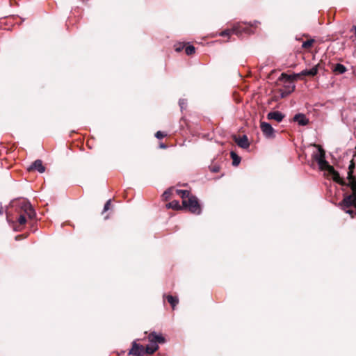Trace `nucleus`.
<instances>
[{"instance_id":"nucleus-4","label":"nucleus","mask_w":356,"mask_h":356,"mask_svg":"<svg viewBox=\"0 0 356 356\" xmlns=\"http://www.w3.org/2000/svg\"><path fill=\"white\" fill-rule=\"evenodd\" d=\"M21 209L24 213L19 216L17 221L19 225H24L26 222V216L31 219L34 218L35 212L31 204L28 202H23L22 203Z\"/></svg>"},{"instance_id":"nucleus-8","label":"nucleus","mask_w":356,"mask_h":356,"mask_svg":"<svg viewBox=\"0 0 356 356\" xmlns=\"http://www.w3.org/2000/svg\"><path fill=\"white\" fill-rule=\"evenodd\" d=\"M234 141L238 145V147L243 148V149H247L250 146V143H249L248 138L247 136H245V135H243L241 137H236L235 136Z\"/></svg>"},{"instance_id":"nucleus-15","label":"nucleus","mask_w":356,"mask_h":356,"mask_svg":"<svg viewBox=\"0 0 356 356\" xmlns=\"http://www.w3.org/2000/svg\"><path fill=\"white\" fill-rule=\"evenodd\" d=\"M176 193L182 199V201L191 196L190 192L187 190H176Z\"/></svg>"},{"instance_id":"nucleus-20","label":"nucleus","mask_w":356,"mask_h":356,"mask_svg":"<svg viewBox=\"0 0 356 356\" xmlns=\"http://www.w3.org/2000/svg\"><path fill=\"white\" fill-rule=\"evenodd\" d=\"M312 43H313V40H307L302 43V46L303 48L307 49V48L310 47L312 45Z\"/></svg>"},{"instance_id":"nucleus-2","label":"nucleus","mask_w":356,"mask_h":356,"mask_svg":"<svg viewBox=\"0 0 356 356\" xmlns=\"http://www.w3.org/2000/svg\"><path fill=\"white\" fill-rule=\"evenodd\" d=\"M317 147L318 150L314 153L313 158L317 162L320 170L326 171L327 176L333 181L340 184L342 183V179L340 177L339 172L325 160V151L320 146L318 145Z\"/></svg>"},{"instance_id":"nucleus-23","label":"nucleus","mask_w":356,"mask_h":356,"mask_svg":"<svg viewBox=\"0 0 356 356\" xmlns=\"http://www.w3.org/2000/svg\"><path fill=\"white\" fill-rule=\"evenodd\" d=\"M184 44H177V45L175 46V50H176V51H178V52L181 51L184 49Z\"/></svg>"},{"instance_id":"nucleus-9","label":"nucleus","mask_w":356,"mask_h":356,"mask_svg":"<svg viewBox=\"0 0 356 356\" xmlns=\"http://www.w3.org/2000/svg\"><path fill=\"white\" fill-rule=\"evenodd\" d=\"M284 115L280 111H272L268 113L267 118L268 120H275L277 122H280Z\"/></svg>"},{"instance_id":"nucleus-28","label":"nucleus","mask_w":356,"mask_h":356,"mask_svg":"<svg viewBox=\"0 0 356 356\" xmlns=\"http://www.w3.org/2000/svg\"><path fill=\"white\" fill-rule=\"evenodd\" d=\"M0 214H1V209H0Z\"/></svg>"},{"instance_id":"nucleus-3","label":"nucleus","mask_w":356,"mask_h":356,"mask_svg":"<svg viewBox=\"0 0 356 356\" xmlns=\"http://www.w3.org/2000/svg\"><path fill=\"white\" fill-rule=\"evenodd\" d=\"M350 184L353 193L350 195L344 197L342 202L339 204V206L346 213H349L352 218L353 216V211L350 209V207H354L356 209V181L354 179H350Z\"/></svg>"},{"instance_id":"nucleus-27","label":"nucleus","mask_w":356,"mask_h":356,"mask_svg":"<svg viewBox=\"0 0 356 356\" xmlns=\"http://www.w3.org/2000/svg\"><path fill=\"white\" fill-rule=\"evenodd\" d=\"M161 147L162 148H165V145H161Z\"/></svg>"},{"instance_id":"nucleus-14","label":"nucleus","mask_w":356,"mask_h":356,"mask_svg":"<svg viewBox=\"0 0 356 356\" xmlns=\"http://www.w3.org/2000/svg\"><path fill=\"white\" fill-rule=\"evenodd\" d=\"M295 79V76L288 75L285 73H282L279 79L280 81H283L285 83L291 84Z\"/></svg>"},{"instance_id":"nucleus-25","label":"nucleus","mask_w":356,"mask_h":356,"mask_svg":"<svg viewBox=\"0 0 356 356\" xmlns=\"http://www.w3.org/2000/svg\"><path fill=\"white\" fill-rule=\"evenodd\" d=\"M184 104H185L184 100H183V99L179 100V105H180L181 109L184 108Z\"/></svg>"},{"instance_id":"nucleus-6","label":"nucleus","mask_w":356,"mask_h":356,"mask_svg":"<svg viewBox=\"0 0 356 356\" xmlns=\"http://www.w3.org/2000/svg\"><path fill=\"white\" fill-rule=\"evenodd\" d=\"M244 33H249V28L245 26L244 24H238L234 26L232 29H227L220 33L221 36H227L232 34L239 35Z\"/></svg>"},{"instance_id":"nucleus-22","label":"nucleus","mask_w":356,"mask_h":356,"mask_svg":"<svg viewBox=\"0 0 356 356\" xmlns=\"http://www.w3.org/2000/svg\"><path fill=\"white\" fill-rule=\"evenodd\" d=\"M170 195H171V191H170V190H169V191H165V192L163 193V197L165 200H167V199H168V198L170 197Z\"/></svg>"},{"instance_id":"nucleus-16","label":"nucleus","mask_w":356,"mask_h":356,"mask_svg":"<svg viewBox=\"0 0 356 356\" xmlns=\"http://www.w3.org/2000/svg\"><path fill=\"white\" fill-rule=\"evenodd\" d=\"M166 207L169 209L175 210H179L182 209V207L179 204V202L177 200L172 201L167 204Z\"/></svg>"},{"instance_id":"nucleus-19","label":"nucleus","mask_w":356,"mask_h":356,"mask_svg":"<svg viewBox=\"0 0 356 356\" xmlns=\"http://www.w3.org/2000/svg\"><path fill=\"white\" fill-rule=\"evenodd\" d=\"M195 47L193 45H189L186 47L185 52L187 55L190 56L195 53Z\"/></svg>"},{"instance_id":"nucleus-13","label":"nucleus","mask_w":356,"mask_h":356,"mask_svg":"<svg viewBox=\"0 0 356 356\" xmlns=\"http://www.w3.org/2000/svg\"><path fill=\"white\" fill-rule=\"evenodd\" d=\"M332 70L335 74H342L346 72V67L341 63L334 65Z\"/></svg>"},{"instance_id":"nucleus-18","label":"nucleus","mask_w":356,"mask_h":356,"mask_svg":"<svg viewBox=\"0 0 356 356\" xmlns=\"http://www.w3.org/2000/svg\"><path fill=\"white\" fill-rule=\"evenodd\" d=\"M230 156L232 159L233 165L237 166L241 162V158L234 152H231Z\"/></svg>"},{"instance_id":"nucleus-11","label":"nucleus","mask_w":356,"mask_h":356,"mask_svg":"<svg viewBox=\"0 0 356 356\" xmlns=\"http://www.w3.org/2000/svg\"><path fill=\"white\" fill-rule=\"evenodd\" d=\"M29 170H36L39 172L42 173L45 171V168L42 165V162L41 160H36L32 163Z\"/></svg>"},{"instance_id":"nucleus-7","label":"nucleus","mask_w":356,"mask_h":356,"mask_svg":"<svg viewBox=\"0 0 356 356\" xmlns=\"http://www.w3.org/2000/svg\"><path fill=\"white\" fill-rule=\"evenodd\" d=\"M260 128H261V130L262 131L263 134L267 138H271L273 136L274 129L269 123L264 122H261Z\"/></svg>"},{"instance_id":"nucleus-24","label":"nucleus","mask_w":356,"mask_h":356,"mask_svg":"<svg viewBox=\"0 0 356 356\" xmlns=\"http://www.w3.org/2000/svg\"><path fill=\"white\" fill-rule=\"evenodd\" d=\"M111 205V200H108L104 207V211H106L109 209Z\"/></svg>"},{"instance_id":"nucleus-12","label":"nucleus","mask_w":356,"mask_h":356,"mask_svg":"<svg viewBox=\"0 0 356 356\" xmlns=\"http://www.w3.org/2000/svg\"><path fill=\"white\" fill-rule=\"evenodd\" d=\"M318 67H319V65H316L311 69L305 70L302 71L301 74L305 75V76H315L318 73Z\"/></svg>"},{"instance_id":"nucleus-26","label":"nucleus","mask_w":356,"mask_h":356,"mask_svg":"<svg viewBox=\"0 0 356 356\" xmlns=\"http://www.w3.org/2000/svg\"><path fill=\"white\" fill-rule=\"evenodd\" d=\"M288 87H289V92L293 91L294 90V88H295V86L294 85L289 86Z\"/></svg>"},{"instance_id":"nucleus-5","label":"nucleus","mask_w":356,"mask_h":356,"mask_svg":"<svg viewBox=\"0 0 356 356\" xmlns=\"http://www.w3.org/2000/svg\"><path fill=\"white\" fill-rule=\"evenodd\" d=\"M183 207L188 209V211L194 214H200L201 207L198 200L195 196L191 195L187 200L182 201Z\"/></svg>"},{"instance_id":"nucleus-17","label":"nucleus","mask_w":356,"mask_h":356,"mask_svg":"<svg viewBox=\"0 0 356 356\" xmlns=\"http://www.w3.org/2000/svg\"><path fill=\"white\" fill-rule=\"evenodd\" d=\"M166 299L168 302L171 305L172 309H174L175 306L178 304L179 300L177 297L168 295L166 296Z\"/></svg>"},{"instance_id":"nucleus-10","label":"nucleus","mask_w":356,"mask_h":356,"mask_svg":"<svg viewBox=\"0 0 356 356\" xmlns=\"http://www.w3.org/2000/svg\"><path fill=\"white\" fill-rule=\"evenodd\" d=\"M293 120L298 122L299 125L302 126L307 125L309 123L308 118L305 116V115L302 113L296 114L293 118Z\"/></svg>"},{"instance_id":"nucleus-1","label":"nucleus","mask_w":356,"mask_h":356,"mask_svg":"<svg viewBox=\"0 0 356 356\" xmlns=\"http://www.w3.org/2000/svg\"><path fill=\"white\" fill-rule=\"evenodd\" d=\"M149 343L146 346L145 348L143 345L137 343L134 341L132 343V348L129 352V355L135 356H143L145 353L152 354L159 348L158 343L165 342V339L161 334L152 332L148 336Z\"/></svg>"},{"instance_id":"nucleus-21","label":"nucleus","mask_w":356,"mask_h":356,"mask_svg":"<svg viewBox=\"0 0 356 356\" xmlns=\"http://www.w3.org/2000/svg\"><path fill=\"white\" fill-rule=\"evenodd\" d=\"M166 136L165 134L163 133L162 131H158L156 134H155V136L159 138V139H161L163 138H164L165 136Z\"/></svg>"}]
</instances>
